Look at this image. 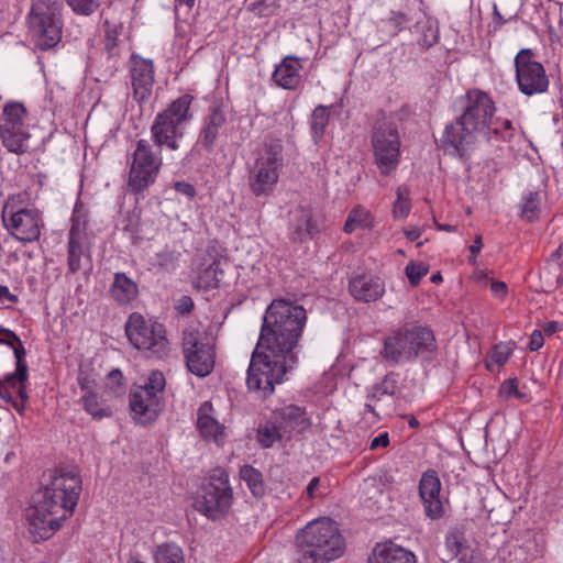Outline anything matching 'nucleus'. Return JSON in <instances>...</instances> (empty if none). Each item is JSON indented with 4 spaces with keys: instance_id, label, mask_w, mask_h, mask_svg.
Returning a JSON list of instances; mask_svg holds the SVG:
<instances>
[{
    "instance_id": "nucleus-1",
    "label": "nucleus",
    "mask_w": 563,
    "mask_h": 563,
    "mask_svg": "<svg viewBox=\"0 0 563 563\" xmlns=\"http://www.w3.org/2000/svg\"><path fill=\"white\" fill-rule=\"evenodd\" d=\"M307 312L302 306L275 299L267 307L260 338L252 353L246 384L267 398L298 362L295 347L303 331Z\"/></svg>"
},
{
    "instance_id": "nucleus-2",
    "label": "nucleus",
    "mask_w": 563,
    "mask_h": 563,
    "mask_svg": "<svg viewBox=\"0 0 563 563\" xmlns=\"http://www.w3.org/2000/svg\"><path fill=\"white\" fill-rule=\"evenodd\" d=\"M81 493V478L73 471H57L49 484L33 496L29 509L30 531L37 540H47L69 518Z\"/></svg>"
},
{
    "instance_id": "nucleus-3",
    "label": "nucleus",
    "mask_w": 563,
    "mask_h": 563,
    "mask_svg": "<svg viewBox=\"0 0 563 563\" xmlns=\"http://www.w3.org/2000/svg\"><path fill=\"white\" fill-rule=\"evenodd\" d=\"M461 114L454 122L448 124L440 140V147L448 154L464 156L467 147L476 140L477 133L487 132L501 139L496 121H493L495 103L492 98L481 89H471L459 99Z\"/></svg>"
},
{
    "instance_id": "nucleus-4",
    "label": "nucleus",
    "mask_w": 563,
    "mask_h": 563,
    "mask_svg": "<svg viewBox=\"0 0 563 563\" xmlns=\"http://www.w3.org/2000/svg\"><path fill=\"white\" fill-rule=\"evenodd\" d=\"M21 339L10 329L0 328V398L23 415L29 401V366Z\"/></svg>"
},
{
    "instance_id": "nucleus-5",
    "label": "nucleus",
    "mask_w": 563,
    "mask_h": 563,
    "mask_svg": "<svg viewBox=\"0 0 563 563\" xmlns=\"http://www.w3.org/2000/svg\"><path fill=\"white\" fill-rule=\"evenodd\" d=\"M299 548L298 563H329L344 552L339 527L330 518L309 522L296 537Z\"/></svg>"
},
{
    "instance_id": "nucleus-6",
    "label": "nucleus",
    "mask_w": 563,
    "mask_h": 563,
    "mask_svg": "<svg viewBox=\"0 0 563 563\" xmlns=\"http://www.w3.org/2000/svg\"><path fill=\"white\" fill-rule=\"evenodd\" d=\"M27 36L38 51L55 48L62 41L64 20L60 0H33L26 16Z\"/></svg>"
},
{
    "instance_id": "nucleus-7",
    "label": "nucleus",
    "mask_w": 563,
    "mask_h": 563,
    "mask_svg": "<svg viewBox=\"0 0 563 563\" xmlns=\"http://www.w3.org/2000/svg\"><path fill=\"white\" fill-rule=\"evenodd\" d=\"M191 101L190 95H183L156 114L151 125V136L155 146L170 151L180 148L185 126L192 118Z\"/></svg>"
},
{
    "instance_id": "nucleus-8",
    "label": "nucleus",
    "mask_w": 563,
    "mask_h": 563,
    "mask_svg": "<svg viewBox=\"0 0 563 563\" xmlns=\"http://www.w3.org/2000/svg\"><path fill=\"white\" fill-rule=\"evenodd\" d=\"M129 342L147 357L162 360L170 351L165 327L156 321L146 320L143 314L132 312L125 323Z\"/></svg>"
},
{
    "instance_id": "nucleus-9",
    "label": "nucleus",
    "mask_w": 563,
    "mask_h": 563,
    "mask_svg": "<svg viewBox=\"0 0 563 563\" xmlns=\"http://www.w3.org/2000/svg\"><path fill=\"white\" fill-rule=\"evenodd\" d=\"M283 150L278 139H269L264 143L249 176L250 189L256 197L268 196L274 191L284 163Z\"/></svg>"
},
{
    "instance_id": "nucleus-10",
    "label": "nucleus",
    "mask_w": 563,
    "mask_h": 563,
    "mask_svg": "<svg viewBox=\"0 0 563 563\" xmlns=\"http://www.w3.org/2000/svg\"><path fill=\"white\" fill-rule=\"evenodd\" d=\"M166 380L162 372L154 371L150 374L143 386H137L129 395L132 418L147 424L156 420L163 409V393Z\"/></svg>"
},
{
    "instance_id": "nucleus-11",
    "label": "nucleus",
    "mask_w": 563,
    "mask_h": 563,
    "mask_svg": "<svg viewBox=\"0 0 563 563\" xmlns=\"http://www.w3.org/2000/svg\"><path fill=\"white\" fill-rule=\"evenodd\" d=\"M183 354L188 371L197 377L208 376L214 368V339L205 330L186 329L183 332Z\"/></svg>"
},
{
    "instance_id": "nucleus-12",
    "label": "nucleus",
    "mask_w": 563,
    "mask_h": 563,
    "mask_svg": "<svg viewBox=\"0 0 563 563\" xmlns=\"http://www.w3.org/2000/svg\"><path fill=\"white\" fill-rule=\"evenodd\" d=\"M232 500L233 493L228 473L218 468L213 471L209 482L201 487L195 505L198 511L214 520L228 514Z\"/></svg>"
},
{
    "instance_id": "nucleus-13",
    "label": "nucleus",
    "mask_w": 563,
    "mask_h": 563,
    "mask_svg": "<svg viewBox=\"0 0 563 563\" xmlns=\"http://www.w3.org/2000/svg\"><path fill=\"white\" fill-rule=\"evenodd\" d=\"M162 164L161 152H155L147 140L136 141L129 172L128 186L130 190L139 194L154 184Z\"/></svg>"
},
{
    "instance_id": "nucleus-14",
    "label": "nucleus",
    "mask_w": 563,
    "mask_h": 563,
    "mask_svg": "<svg viewBox=\"0 0 563 563\" xmlns=\"http://www.w3.org/2000/svg\"><path fill=\"white\" fill-rule=\"evenodd\" d=\"M372 148L374 162L380 174L394 172L400 157V136L394 122L378 120L372 130Z\"/></svg>"
},
{
    "instance_id": "nucleus-15",
    "label": "nucleus",
    "mask_w": 563,
    "mask_h": 563,
    "mask_svg": "<svg viewBox=\"0 0 563 563\" xmlns=\"http://www.w3.org/2000/svg\"><path fill=\"white\" fill-rule=\"evenodd\" d=\"M14 198H10L2 208V221L10 234L23 242L38 240L44 225L41 212L35 208H16Z\"/></svg>"
},
{
    "instance_id": "nucleus-16",
    "label": "nucleus",
    "mask_w": 563,
    "mask_h": 563,
    "mask_svg": "<svg viewBox=\"0 0 563 563\" xmlns=\"http://www.w3.org/2000/svg\"><path fill=\"white\" fill-rule=\"evenodd\" d=\"M516 80L526 96L543 93L549 88V77L543 65L534 59L530 48H522L515 57Z\"/></svg>"
},
{
    "instance_id": "nucleus-17",
    "label": "nucleus",
    "mask_w": 563,
    "mask_h": 563,
    "mask_svg": "<svg viewBox=\"0 0 563 563\" xmlns=\"http://www.w3.org/2000/svg\"><path fill=\"white\" fill-rule=\"evenodd\" d=\"M130 77L133 98L139 102H145L152 95L154 85V65L151 59L136 55L131 57Z\"/></svg>"
},
{
    "instance_id": "nucleus-18",
    "label": "nucleus",
    "mask_w": 563,
    "mask_h": 563,
    "mask_svg": "<svg viewBox=\"0 0 563 563\" xmlns=\"http://www.w3.org/2000/svg\"><path fill=\"white\" fill-rule=\"evenodd\" d=\"M441 481L434 470H427L419 482V496L424 514L431 520L440 519L443 514V505L440 499Z\"/></svg>"
},
{
    "instance_id": "nucleus-19",
    "label": "nucleus",
    "mask_w": 563,
    "mask_h": 563,
    "mask_svg": "<svg viewBox=\"0 0 563 563\" xmlns=\"http://www.w3.org/2000/svg\"><path fill=\"white\" fill-rule=\"evenodd\" d=\"M407 334L408 325H404L384 340V347L380 354L385 361L391 364H399L416 357L413 346Z\"/></svg>"
},
{
    "instance_id": "nucleus-20",
    "label": "nucleus",
    "mask_w": 563,
    "mask_h": 563,
    "mask_svg": "<svg viewBox=\"0 0 563 563\" xmlns=\"http://www.w3.org/2000/svg\"><path fill=\"white\" fill-rule=\"evenodd\" d=\"M349 291L360 302H373L385 294V283L378 276L357 275L350 279Z\"/></svg>"
},
{
    "instance_id": "nucleus-21",
    "label": "nucleus",
    "mask_w": 563,
    "mask_h": 563,
    "mask_svg": "<svg viewBox=\"0 0 563 563\" xmlns=\"http://www.w3.org/2000/svg\"><path fill=\"white\" fill-rule=\"evenodd\" d=\"M275 421L287 439H289L292 433H301L310 426L306 410L295 405L286 406L277 410L275 412Z\"/></svg>"
},
{
    "instance_id": "nucleus-22",
    "label": "nucleus",
    "mask_w": 563,
    "mask_h": 563,
    "mask_svg": "<svg viewBox=\"0 0 563 563\" xmlns=\"http://www.w3.org/2000/svg\"><path fill=\"white\" fill-rule=\"evenodd\" d=\"M223 264L227 260L222 257L205 258L197 268L195 286L205 290L217 288L224 274Z\"/></svg>"
},
{
    "instance_id": "nucleus-23",
    "label": "nucleus",
    "mask_w": 563,
    "mask_h": 563,
    "mask_svg": "<svg viewBox=\"0 0 563 563\" xmlns=\"http://www.w3.org/2000/svg\"><path fill=\"white\" fill-rule=\"evenodd\" d=\"M316 232L312 210L309 207L298 206L290 211V239L292 241L302 242Z\"/></svg>"
},
{
    "instance_id": "nucleus-24",
    "label": "nucleus",
    "mask_w": 563,
    "mask_h": 563,
    "mask_svg": "<svg viewBox=\"0 0 563 563\" xmlns=\"http://www.w3.org/2000/svg\"><path fill=\"white\" fill-rule=\"evenodd\" d=\"M368 563H416V558L412 552L389 541L373 549Z\"/></svg>"
},
{
    "instance_id": "nucleus-25",
    "label": "nucleus",
    "mask_w": 563,
    "mask_h": 563,
    "mask_svg": "<svg viewBox=\"0 0 563 563\" xmlns=\"http://www.w3.org/2000/svg\"><path fill=\"white\" fill-rule=\"evenodd\" d=\"M71 227L68 234V271L71 274L77 273L81 265V256H82V235L85 231V222L81 223L80 218L78 216H74L71 218Z\"/></svg>"
},
{
    "instance_id": "nucleus-26",
    "label": "nucleus",
    "mask_w": 563,
    "mask_h": 563,
    "mask_svg": "<svg viewBox=\"0 0 563 563\" xmlns=\"http://www.w3.org/2000/svg\"><path fill=\"white\" fill-rule=\"evenodd\" d=\"M299 59L286 56L273 73L274 81L284 89H296L300 84Z\"/></svg>"
},
{
    "instance_id": "nucleus-27",
    "label": "nucleus",
    "mask_w": 563,
    "mask_h": 563,
    "mask_svg": "<svg viewBox=\"0 0 563 563\" xmlns=\"http://www.w3.org/2000/svg\"><path fill=\"white\" fill-rule=\"evenodd\" d=\"M225 123L227 118L224 112L218 107L212 108L211 112L205 119L203 126L199 134V141L206 150L211 151L213 148L220 130L224 128Z\"/></svg>"
},
{
    "instance_id": "nucleus-28",
    "label": "nucleus",
    "mask_w": 563,
    "mask_h": 563,
    "mask_svg": "<svg viewBox=\"0 0 563 563\" xmlns=\"http://www.w3.org/2000/svg\"><path fill=\"white\" fill-rule=\"evenodd\" d=\"M112 299L120 306H126L139 297L137 284L124 273H115L110 287Z\"/></svg>"
},
{
    "instance_id": "nucleus-29",
    "label": "nucleus",
    "mask_w": 563,
    "mask_h": 563,
    "mask_svg": "<svg viewBox=\"0 0 563 563\" xmlns=\"http://www.w3.org/2000/svg\"><path fill=\"white\" fill-rule=\"evenodd\" d=\"M26 124L0 128L2 145L11 153L24 154L27 151L26 141L30 139Z\"/></svg>"
},
{
    "instance_id": "nucleus-30",
    "label": "nucleus",
    "mask_w": 563,
    "mask_h": 563,
    "mask_svg": "<svg viewBox=\"0 0 563 563\" xmlns=\"http://www.w3.org/2000/svg\"><path fill=\"white\" fill-rule=\"evenodd\" d=\"M408 339L417 356L420 352L432 351L435 347V339L432 331L422 325H408Z\"/></svg>"
},
{
    "instance_id": "nucleus-31",
    "label": "nucleus",
    "mask_w": 563,
    "mask_h": 563,
    "mask_svg": "<svg viewBox=\"0 0 563 563\" xmlns=\"http://www.w3.org/2000/svg\"><path fill=\"white\" fill-rule=\"evenodd\" d=\"M211 409V406L208 402H205L198 410V419L197 426L201 435L205 439H212L218 441L219 437L222 435L223 426L220 424L213 417H211L208 411Z\"/></svg>"
},
{
    "instance_id": "nucleus-32",
    "label": "nucleus",
    "mask_w": 563,
    "mask_h": 563,
    "mask_svg": "<svg viewBox=\"0 0 563 563\" xmlns=\"http://www.w3.org/2000/svg\"><path fill=\"white\" fill-rule=\"evenodd\" d=\"M542 195L539 190H529L522 196L520 203V217L528 221H536L541 212Z\"/></svg>"
},
{
    "instance_id": "nucleus-33",
    "label": "nucleus",
    "mask_w": 563,
    "mask_h": 563,
    "mask_svg": "<svg viewBox=\"0 0 563 563\" xmlns=\"http://www.w3.org/2000/svg\"><path fill=\"white\" fill-rule=\"evenodd\" d=\"M27 110L23 103L10 101L3 106L0 113V128L25 124Z\"/></svg>"
},
{
    "instance_id": "nucleus-34",
    "label": "nucleus",
    "mask_w": 563,
    "mask_h": 563,
    "mask_svg": "<svg viewBox=\"0 0 563 563\" xmlns=\"http://www.w3.org/2000/svg\"><path fill=\"white\" fill-rule=\"evenodd\" d=\"M240 477L244 481L254 497H262L266 486L263 474L252 465H244L240 470Z\"/></svg>"
},
{
    "instance_id": "nucleus-35",
    "label": "nucleus",
    "mask_w": 563,
    "mask_h": 563,
    "mask_svg": "<svg viewBox=\"0 0 563 563\" xmlns=\"http://www.w3.org/2000/svg\"><path fill=\"white\" fill-rule=\"evenodd\" d=\"M80 400L84 409L95 419H102L112 415L111 408L101 401L95 391L84 394Z\"/></svg>"
},
{
    "instance_id": "nucleus-36",
    "label": "nucleus",
    "mask_w": 563,
    "mask_h": 563,
    "mask_svg": "<svg viewBox=\"0 0 563 563\" xmlns=\"http://www.w3.org/2000/svg\"><path fill=\"white\" fill-rule=\"evenodd\" d=\"M155 563H185L183 549L175 543H163L154 553Z\"/></svg>"
},
{
    "instance_id": "nucleus-37",
    "label": "nucleus",
    "mask_w": 563,
    "mask_h": 563,
    "mask_svg": "<svg viewBox=\"0 0 563 563\" xmlns=\"http://www.w3.org/2000/svg\"><path fill=\"white\" fill-rule=\"evenodd\" d=\"M397 390V382L391 377V375H386L385 378L374 385L371 391L367 395V400L369 401H382L384 397H391L395 395Z\"/></svg>"
},
{
    "instance_id": "nucleus-38",
    "label": "nucleus",
    "mask_w": 563,
    "mask_h": 563,
    "mask_svg": "<svg viewBox=\"0 0 563 563\" xmlns=\"http://www.w3.org/2000/svg\"><path fill=\"white\" fill-rule=\"evenodd\" d=\"M329 117L330 113L325 106H318L312 111L310 129L316 142L323 136L329 122Z\"/></svg>"
},
{
    "instance_id": "nucleus-39",
    "label": "nucleus",
    "mask_w": 563,
    "mask_h": 563,
    "mask_svg": "<svg viewBox=\"0 0 563 563\" xmlns=\"http://www.w3.org/2000/svg\"><path fill=\"white\" fill-rule=\"evenodd\" d=\"M445 548L449 552L448 559L452 560L462 555L470 548L466 545V540L459 529L450 531L445 537Z\"/></svg>"
},
{
    "instance_id": "nucleus-40",
    "label": "nucleus",
    "mask_w": 563,
    "mask_h": 563,
    "mask_svg": "<svg viewBox=\"0 0 563 563\" xmlns=\"http://www.w3.org/2000/svg\"><path fill=\"white\" fill-rule=\"evenodd\" d=\"M257 439L264 448H271L276 441L287 439V437L279 430L277 422L274 421L267 422L258 430Z\"/></svg>"
},
{
    "instance_id": "nucleus-41",
    "label": "nucleus",
    "mask_w": 563,
    "mask_h": 563,
    "mask_svg": "<svg viewBox=\"0 0 563 563\" xmlns=\"http://www.w3.org/2000/svg\"><path fill=\"white\" fill-rule=\"evenodd\" d=\"M68 7L79 15H91L99 8L98 0H65Z\"/></svg>"
},
{
    "instance_id": "nucleus-42",
    "label": "nucleus",
    "mask_w": 563,
    "mask_h": 563,
    "mask_svg": "<svg viewBox=\"0 0 563 563\" xmlns=\"http://www.w3.org/2000/svg\"><path fill=\"white\" fill-rule=\"evenodd\" d=\"M368 218L367 211L363 209H355L350 212L345 224H344V231L346 233H352L356 228H363L366 227V220Z\"/></svg>"
},
{
    "instance_id": "nucleus-43",
    "label": "nucleus",
    "mask_w": 563,
    "mask_h": 563,
    "mask_svg": "<svg viewBox=\"0 0 563 563\" xmlns=\"http://www.w3.org/2000/svg\"><path fill=\"white\" fill-rule=\"evenodd\" d=\"M427 273L428 267L422 263H409L406 266V275L412 286H417Z\"/></svg>"
},
{
    "instance_id": "nucleus-44",
    "label": "nucleus",
    "mask_w": 563,
    "mask_h": 563,
    "mask_svg": "<svg viewBox=\"0 0 563 563\" xmlns=\"http://www.w3.org/2000/svg\"><path fill=\"white\" fill-rule=\"evenodd\" d=\"M77 382L80 387V389L84 391V394H89L95 391L96 387V380L91 375L84 371L82 368L79 369Z\"/></svg>"
},
{
    "instance_id": "nucleus-45",
    "label": "nucleus",
    "mask_w": 563,
    "mask_h": 563,
    "mask_svg": "<svg viewBox=\"0 0 563 563\" xmlns=\"http://www.w3.org/2000/svg\"><path fill=\"white\" fill-rule=\"evenodd\" d=\"M500 394L507 398L516 397L522 398L523 395L518 390V380L517 378L506 379L500 386Z\"/></svg>"
},
{
    "instance_id": "nucleus-46",
    "label": "nucleus",
    "mask_w": 563,
    "mask_h": 563,
    "mask_svg": "<svg viewBox=\"0 0 563 563\" xmlns=\"http://www.w3.org/2000/svg\"><path fill=\"white\" fill-rule=\"evenodd\" d=\"M510 355V349L504 344H497L494 349L492 358L497 365H504Z\"/></svg>"
},
{
    "instance_id": "nucleus-47",
    "label": "nucleus",
    "mask_w": 563,
    "mask_h": 563,
    "mask_svg": "<svg viewBox=\"0 0 563 563\" xmlns=\"http://www.w3.org/2000/svg\"><path fill=\"white\" fill-rule=\"evenodd\" d=\"M409 21L407 14L402 13V12H391L390 13V16L388 18V22L390 24L394 25L395 27V33H397L398 31H400L404 26V24H406L407 22Z\"/></svg>"
},
{
    "instance_id": "nucleus-48",
    "label": "nucleus",
    "mask_w": 563,
    "mask_h": 563,
    "mask_svg": "<svg viewBox=\"0 0 563 563\" xmlns=\"http://www.w3.org/2000/svg\"><path fill=\"white\" fill-rule=\"evenodd\" d=\"M410 203L409 199L396 200L394 203V214L398 218H405L409 214Z\"/></svg>"
},
{
    "instance_id": "nucleus-49",
    "label": "nucleus",
    "mask_w": 563,
    "mask_h": 563,
    "mask_svg": "<svg viewBox=\"0 0 563 563\" xmlns=\"http://www.w3.org/2000/svg\"><path fill=\"white\" fill-rule=\"evenodd\" d=\"M176 309L181 314L191 312V310L194 309L192 299L189 296H181L177 301Z\"/></svg>"
},
{
    "instance_id": "nucleus-50",
    "label": "nucleus",
    "mask_w": 563,
    "mask_h": 563,
    "mask_svg": "<svg viewBox=\"0 0 563 563\" xmlns=\"http://www.w3.org/2000/svg\"><path fill=\"white\" fill-rule=\"evenodd\" d=\"M490 290L493 295L499 299H504L508 294V287L506 283L499 280L492 282Z\"/></svg>"
},
{
    "instance_id": "nucleus-51",
    "label": "nucleus",
    "mask_w": 563,
    "mask_h": 563,
    "mask_svg": "<svg viewBox=\"0 0 563 563\" xmlns=\"http://www.w3.org/2000/svg\"><path fill=\"white\" fill-rule=\"evenodd\" d=\"M544 343L543 334L540 330H534L530 336L529 349L531 351H538Z\"/></svg>"
},
{
    "instance_id": "nucleus-52",
    "label": "nucleus",
    "mask_w": 563,
    "mask_h": 563,
    "mask_svg": "<svg viewBox=\"0 0 563 563\" xmlns=\"http://www.w3.org/2000/svg\"><path fill=\"white\" fill-rule=\"evenodd\" d=\"M175 189L185 195L186 197H189V198H192L195 195H196V189L195 187L189 184V183H186V181H177L175 184Z\"/></svg>"
},
{
    "instance_id": "nucleus-53",
    "label": "nucleus",
    "mask_w": 563,
    "mask_h": 563,
    "mask_svg": "<svg viewBox=\"0 0 563 563\" xmlns=\"http://www.w3.org/2000/svg\"><path fill=\"white\" fill-rule=\"evenodd\" d=\"M389 444V437L387 432L379 434L371 441L369 449L376 450L378 448H386Z\"/></svg>"
},
{
    "instance_id": "nucleus-54",
    "label": "nucleus",
    "mask_w": 563,
    "mask_h": 563,
    "mask_svg": "<svg viewBox=\"0 0 563 563\" xmlns=\"http://www.w3.org/2000/svg\"><path fill=\"white\" fill-rule=\"evenodd\" d=\"M319 485H320V478L319 477H313L307 488H306V495L309 499H313L317 497V489L319 488Z\"/></svg>"
},
{
    "instance_id": "nucleus-55",
    "label": "nucleus",
    "mask_w": 563,
    "mask_h": 563,
    "mask_svg": "<svg viewBox=\"0 0 563 563\" xmlns=\"http://www.w3.org/2000/svg\"><path fill=\"white\" fill-rule=\"evenodd\" d=\"M430 31V36L424 34L423 38L421 40L420 44L421 46L426 47V48H429L431 47L433 44H435L438 42V34L435 31L429 29Z\"/></svg>"
},
{
    "instance_id": "nucleus-56",
    "label": "nucleus",
    "mask_w": 563,
    "mask_h": 563,
    "mask_svg": "<svg viewBox=\"0 0 563 563\" xmlns=\"http://www.w3.org/2000/svg\"><path fill=\"white\" fill-rule=\"evenodd\" d=\"M8 299L11 302L18 301V296L10 292L7 286L0 285V301Z\"/></svg>"
},
{
    "instance_id": "nucleus-57",
    "label": "nucleus",
    "mask_w": 563,
    "mask_h": 563,
    "mask_svg": "<svg viewBox=\"0 0 563 563\" xmlns=\"http://www.w3.org/2000/svg\"><path fill=\"white\" fill-rule=\"evenodd\" d=\"M459 563H479V560L475 558L473 555V551L468 549L462 555H460Z\"/></svg>"
},
{
    "instance_id": "nucleus-58",
    "label": "nucleus",
    "mask_w": 563,
    "mask_h": 563,
    "mask_svg": "<svg viewBox=\"0 0 563 563\" xmlns=\"http://www.w3.org/2000/svg\"><path fill=\"white\" fill-rule=\"evenodd\" d=\"M559 329H560V323L556 321H550V322L544 323V325H543V332L547 335L554 334Z\"/></svg>"
},
{
    "instance_id": "nucleus-59",
    "label": "nucleus",
    "mask_w": 563,
    "mask_h": 563,
    "mask_svg": "<svg viewBox=\"0 0 563 563\" xmlns=\"http://www.w3.org/2000/svg\"><path fill=\"white\" fill-rule=\"evenodd\" d=\"M483 247V240L481 235H476L473 244L470 246V252L473 255H477Z\"/></svg>"
},
{
    "instance_id": "nucleus-60",
    "label": "nucleus",
    "mask_w": 563,
    "mask_h": 563,
    "mask_svg": "<svg viewBox=\"0 0 563 563\" xmlns=\"http://www.w3.org/2000/svg\"><path fill=\"white\" fill-rule=\"evenodd\" d=\"M420 235H421V232L417 228L406 231V236L409 241H416L420 238Z\"/></svg>"
},
{
    "instance_id": "nucleus-61",
    "label": "nucleus",
    "mask_w": 563,
    "mask_h": 563,
    "mask_svg": "<svg viewBox=\"0 0 563 563\" xmlns=\"http://www.w3.org/2000/svg\"><path fill=\"white\" fill-rule=\"evenodd\" d=\"M494 22L496 25L500 26L507 22L506 19L503 18V15L499 13L496 5H494Z\"/></svg>"
},
{
    "instance_id": "nucleus-62",
    "label": "nucleus",
    "mask_w": 563,
    "mask_h": 563,
    "mask_svg": "<svg viewBox=\"0 0 563 563\" xmlns=\"http://www.w3.org/2000/svg\"><path fill=\"white\" fill-rule=\"evenodd\" d=\"M408 195H409V190L407 187H398L397 189V200H400V199H408Z\"/></svg>"
},
{
    "instance_id": "nucleus-63",
    "label": "nucleus",
    "mask_w": 563,
    "mask_h": 563,
    "mask_svg": "<svg viewBox=\"0 0 563 563\" xmlns=\"http://www.w3.org/2000/svg\"><path fill=\"white\" fill-rule=\"evenodd\" d=\"M562 256V245H560L552 254L551 261H560Z\"/></svg>"
},
{
    "instance_id": "nucleus-64",
    "label": "nucleus",
    "mask_w": 563,
    "mask_h": 563,
    "mask_svg": "<svg viewBox=\"0 0 563 563\" xmlns=\"http://www.w3.org/2000/svg\"><path fill=\"white\" fill-rule=\"evenodd\" d=\"M109 378L119 383V380L122 378V373L118 369H114L109 374Z\"/></svg>"
}]
</instances>
